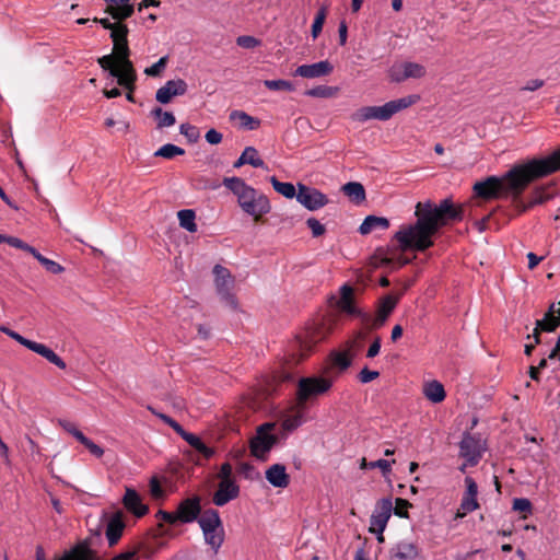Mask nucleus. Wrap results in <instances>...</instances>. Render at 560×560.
Here are the masks:
<instances>
[{"label": "nucleus", "instance_id": "nucleus-48", "mask_svg": "<svg viewBox=\"0 0 560 560\" xmlns=\"http://www.w3.org/2000/svg\"><path fill=\"white\" fill-rule=\"evenodd\" d=\"M179 131L189 142H197L200 137L199 129L190 124H182Z\"/></svg>", "mask_w": 560, "mask_h": 560}, {"label": "nucleus", "instance_id": "nucleus-57", "mask_svg": "<svg viewBox=\"0 0 560 560\" xmlns=\"http://www.w3.org/2000/svg\"><path fill=\"white\" fill-rule=\"evenodd\" d=\"M306 224L315 237L323 235L326 231L325 226L315 218L307 219Z\"/></svg>", "mask_w": 560, "mask_h": 560}, {"label": "nucleus", "instance_id": "nucleus-50", "mask_svg": "<svg viewBox=\"0 0 560 560\" xmlns=\"http://www.w3.org/2000/svg\"><path fill=\"white\" fill-rule=\"evenodd\" d=\"M7 243L12 247L30 253L32 256H34L37 250L35 247L28 245L27 243L23 242L21 238L15 236H9Z\"/></svg>", "mask_w": 560, "mask_h": 560}, {"label": "nucleus", "instance_id": "nucleus-4", "mask_svg": "<svg viewBox=\"0 0 560 560\" xmlns=\"http://www.w3.org/2000/svg\"><path fill=\"white\" fill-rule=\"evenodd\" d=\"M129 52L128 40H113V54L101 57L98 63L117 78L119 85L130 89L136 81V73Z\"/></svg>", "mask_w": 560, "mask_h": 560}, {"label": "nucleus", "instance_id": "nucleus-24", "mask_svg": "<svg viewBox=\"0 0 560 560\" xmlns=\"http://www.w3.org/2000/svg\"><path fill=\"white\" fill-rule=\"evenodd\" d=\"M332 70L334 67L328 60H322L312 65L299 66L294 71V75L306 79H315L328 75L332 72Z\"/></svg>", "mask_w": 560, "mask_h": 560}, {"label": "nucleus", "instance_id": "nucleus-2", "mask_svg": "<svg viewBox=\"0 0 560 560\" xmlns=\"http://www.w3.org/2000/svg\"><path fill=\"white\" fill-rule=\"evenodd\" d=\"M558 170H560V149L545 159L534 160L511 170L504 177L490 176L476 183L474 192L483 199L513 198L516 201L533 179L549 175Z\"/></svg>", "mask_w": 560, "mask_h": 560}, {"label": "nucleus", "instance_id": "nucleus-7", "mask_svg": "<svg viewBox=\"0 0 560 560\" xmlns=\"http://www.w3.org/2000/svg\"><path fill=\"white\" fill-rule=\"evenodd\" d=\"M205 541L214 553L219 551L224 541V527L217 510H206L198 518Z\"/></svg>", "mask_w": 560, "mask_h": 560}, {"label": "nucleus", "instance_id": "nucleus-27", "mask_svg": "<svg viewBox=\"0 0 560 560\" xmlns=\"http://www.w3.org/2000/svg\"><path fill=\"white\" fill-rule=\"evenodd\" d=\"M122 512H116L108 521L106 526V538L109 546L117 544L125 528Z\"/></svg>", "mask_w": 560, "mask_h": 560}, {"label": "nucleus", "instance_id": "nucleus-6", "mask_svg": "<svg viewBox=\"0 0 560 560\" xmlns=\"http://www.w3.org/2000/svg\"><path fill=\"white\" fill-rule=\"evenodd\" d=\"M361 338L362 335L357 334L342 342L338 349L331 350L327 358L328 370L337 374L346 372L361 350Z\"/></svg>", "mask_w": 560, "mask_h": 560}, {"label": "nucleus", "instance_id": "nucleus-22", "mask_svg": "<svg viewBox=\"0 0 560 560\" xmlns=\"http://www.w3.org/2000/svg\"><path fill=\"white\" fill-rule=\"evenodd\" d=\"M240 494V487L235 480L220 481L217 491L213 493L212 502L217 506H223L236 499Z\"/></svg>", "mask_w": 560, "mask_h": 560}, {"label": "nucleus", "instance_id": "nucleus-16", "mask_svg": "<svg viewBox=\"0 0 560 560\" xmlns=\"http://www.w3.org/2000/svg\"><path fill=\"white\" fill-rule=\"evenodd\" d=\"M296 200L310 211L318 210L329 201L322 191L304 184H298Z\"/></svg>", "mask_w": 560, "mask_h": 560}, {"label": "nucleus", "instance_id": "nucleus-18", "mask_svg": "<svg viewBox=\"0 0 560 560\" xmlns=\"http://www.w3.org/2000/svg\"><path fill=\"white\" fill-rule=\"evenodd\" d=\"M124 508L137 518H141L149 512V506L143 502V498L135 489L126 487L122 497Z\"/></svg>", "mask_w": 560, "mask_h": 560}, {"label": "nucleus", "instance_id": "nucleus-60", "mask_svg": "<svg viewBox=\"0 0 560 560\" xmlns=\"http://www.w3.org/2000/svg\"><path fill=\"white\" fill-rule=\"evenodd\" d=\"M232 466L229 463L222 464L218 474L220 481L234 480L232 478Z\"/></svg>", "mask_w": 560, "mask_h": 560}, {"label": "nucleus", "instance_id": "nucleus-52", "mask_svg": "<svg viewBox=\"0 0 560 560\" xmlns=\"http://www.w3.org/2000/svg\"><path fill=\"white\" fill-rule=\"evenodd\" d=\"M80 443L83 444L96 458H101L104 455V450L100 445L95 444L91 439L84 436Z\"/></svg>", "mask_w": 560, "mask_h": 560}, {"label": "nucleus", "instance_id": "nucleus-3", "mask_svg": "<svg viewBox=\"0 0 560 560\" xmlns=\"http://www.w3.org/2000/svg\"><path fill=\"white\" fill-rule=\"evenodd\" d=\"M223 185L236 197L242 211L253 218L254 221H259L271 211L268 197L246 184L244 179L236 176L225 177Z\"/></svg>", "mask_w": 560, "mask_h": 560}, {"label": "nucleus", "instance_id": "nucleus-36", "mask_svg": "<svg viewBox=\"0 0 560 560\" xmlns=\"http://www.w3.org/2000/svg\"><path fill=\"white\" fill-rule=\"evenodd\" d=\"M273 189L285 198H296L298 191L293 184L279 182L275 176L270 178Z\"/></svg>", "mask_w": 560, "mask_h": 560}, {"label": "nucleus", "instance_id": "nucleus-39", "mask_svg": "<svg viewBox=\"0 0 560 560\" xmlns=\"http://www.w3.org/2000/svg\"><path fill=\"white\" fill-rule=\"evenodd\" d=\"M48 272L52 275L62 273L65 268L55 260L46 258L38 250L33 256Z\"/></svg>", "mask_w": 560, "mask_h": 560}, {"label": "nucleus", "instance_id": "nucleus-51", "mask_svg": "<svg viewBox=\"0 0 560 560\" xmlns=\"http://www.w3.org/2000/svg\"><path fill=\"white\" fill-rule=\"evenodd\" d=\"M236 44L240 47L252 49L260 45V40L254 36L243 35L236 38Z\"/></svg>", "mask_w": 560, "mask_h": 560}, {"label": "nucleus", "instance_id": "nucleus-38", "mask_svg": "<svg viewBox=\"0 0 560 560\" xmlns=\"http://www.w3.org/2000/svg\"><path fill=\"white\" fill-rule=\"evenodd\" d=\"M395 463V460L389 462L386 459H377L374 462H366V459L363 457L360 462V468L361 469H374L380 468L382 474L384 476L388 475L392 471V464Z\"/></svg>", "mask_w": 560, "mask_h": 560}, {"label": "nucleus", "instance_id": "nucleus-37", "mask_svg": "<svg viewBox=\"0 0 560 560\" xmlns=\"http://www.w3.org/2000/svg\"><path fill=\"white\" fill-rule=\"evenodd\" d=\"M152 116L158 120V128H166L175 125L176 119L173 113L164 112L162 108L156 107L151 112Z\"/></svg>", "mask_w": 560, "mask_h": 560}, {"label": "nucleus", "instance_id": "nucleus-17", "mask_svg": "<svg viewBox=\"0 0 560 560\" xmlns=\"http://www.w3.org/2000/svg\"><path fill=\"white\" fill-rule=\"evenodd\" d=\"M466 490L463 494L460 506L457 510L456 517L462 518L466 514L479 509L478 503V486L471 477L465 478Z\"/></svg>", "mask_w": 560, "mask_h": 560}, {"label": "nucleus", "instance_id": "nucleus-53", "mask_svg": "<svg viewBox=\"0 0 560 560\" xmlns=\"http://www.w3.org/2000/svg\"><path fill=\"white\" fill-rule=\"evenodd\" d=\"M411 504L401 498H397L395 501V508H393L394 513L399 517H408V509Z\"/></svg>", "mask_w": 560, "mask_h": 560}, {"label": "nucleus", "instance_id": "nucleus-29", "mask_svg": "<svg viewBox=\"0 0 560 560\" xmlns=\"http://www.w3.org/2000/svg\"><path fill=\"white\" fill-rule=\"evenodd\" d=\"M35 558L36 560H46L45 550L42 546H37ZM54 560H88V549L83 546H77Z\"/></svg>", "mask_w": 560, "mask_h": 560}, {"label": "nucleus", "instance_id": "nucleus-21", "mask_svg": "<svg viewBox=\"0 0 560 560\" xmlns=\"http://www.w3.org/2000/svg\"><path fill=\"white\" fill-rule=\"evenodd\" d=\"M186 92L187 83L184 80H168L156 91L155 98L161 104H168L174 96L184 95Z\"/></svg>", "mask_w": 560, "mask_h": 560}, {"label": "nucleus", "instance_id": "nucleus-33", "mask_svg": "<svg viewBox=\"0 0 560 560\" xmlns=\"http://www.w3.org/2000/svg\"><path fill=\"white\" fill-rule=\"evenodd\" d=\"M230 119L233 121H237L241 127L254 130L259 127L260 121L252 116H249L247 113L243 110H233L230 114Z\"/></svg>", "mask_w": 560, "mask_h": 560}, {"label": "nucleus", "instance_id": "nucleus-55", "mask_svg": "<svg viewBox=\"0 0 560 560\" xmlns=\"http://www.w3.org/2000/svg\"><path fill=\"white\" fill-rule=\"evenodd\" d=\"M378 376H380L378 371H372V370H369L368 368H363L358 374V378L362 384H368V383L376 380Z\"/></svg>", "mask_w": 560, "mask_h": 560}, {"label": "nucleus", "instance_id": "nucleus-40", "mask_svg": "<svg viewBox=\"0 0 560 560\" xmlns=\"http://www.w3.org/2000/svg\"><path fill=\"white\" fill-rule=\"evenodd\" d=\"M106 12L109 13L115 20H125L132 15L133 7L131 4H121V5H109L106 9Z\"/></svg>", "mask_w": 560, "mask_h": 560}, {"label": "nucleus", "instance_id": "nucleus-14", "mask_svg": "<svg viewBox=\"0 0 560 560\" xmlns=\"http://www.w3.org/2000/svg\"><path fill=\"white\" fill-rule=\"evenodd\" d=\"M427 69L423 65L412 61L396 62L388 69V78L394 83H401L408 79H421Z\"/></svg>", "mask_w": 560, "mask_h": 560}, {"label": "nucleus", "instance_id": "nucleus-31", "mask_svg": "<svg viewBox=\"0 0 560 560\" xmlns=\"http://www.w3.org/2000/svg\"><path fill=\"white\" fill-rule=\"evenodd\" d=\"M536 323L542 330L553 331L560 325V301L552 304L545 317Z\"/></svg>", "mask_w": 560, "mask_h": 560}, {"label": "nucleus", "instance_id": "nucleus-42", "mask_svg": "<svg viewBox=\"0 0 560 560\" xmlns=\"http://www.w3.org/2000/svg\"><path fill=\"white\" fill-rule=\"evenodd\" d=\"M243 153L247 164L254 167L265 166V162L260 159L258 151L254 147H246Z\"/></svg>", "mask_w": 560, "mask_h": 560}, {"label": "nucleus", "instance_id": "nucleus-10", "mask_svg": "<svg viewBox=\"0 0 560 560\" xmlns=\"http://www.w3.org/2000/svg\"><path fill=\"white\" fill-rule=\"evenodd\" d=\"M486 451L485 441L476 435L466 433L459 443V456L465 459V463L459 467L462 472H465L467 466H476Z\"/></svg>", "mask_w": 560, "mask_h": 560}, {"label": "nucleus", "instance_id": "nucleus-26", "mask_svg": "<svg viewBox=\"0 0 560 560\" xmlns=\"http://www.w3.org/2000/svg\"><path fill=\"white\" fill-rule=\"evenodd\" d=\"M267 481L275 488H287L290 483V476L282 464L271 465L265 472Z\"/></svg>", "mask_w": 560, "mask_h": 560}, {"label": "nucleus", "instance_id": "nucleus-23", "mask_svg": "<svg viewBox=\"0 0 560 560\" xmlns=\"http://www.w3.org/2000/svg\"><path fill=\"white\" fill-rule=\"evenodd\" d=\"M201 512L199 497H191L183 500L177 508L176 514L182 523H192Z\"/></svg>", "mask_w": 560, "mask_h": 560}, {"label": "nucleus", "instance_id": "nucleus-28", "mask_svg": "<svg viewBox=\"0 0 560 560\" xmlns=\"http://www.w3.org/2000/svg\"><path fill=\"white\" fill-rule=\"evenodd\" d=\"M418 548L409 541L396 544L389 551V560H417Z\"/></svg>", "mask_w": 560, "mask_h": 560}, {"label": "nucleus", "instance_id": "nucleus-20", "mask_svg": "<svg viewBox=\"0 0 560 560\" xmlns=\"http://www.w3.org/2000/svg\"><path fill=\"white\" fill-rule=\"evenodd\" d=\"M338 308L351 316L360 317L363 323H366L370 319V315L368 313L361 312L353 302V290L349 285H343L340 289V298L337 302Z\"/></svg>", "mask_w": 560, "mask_h": 560}, {"label": "nucleus", "instance_id": "nucleus-64", "mask_svg": "<svg viewBox=\"0 0 560 560\" xmlns=\"http://www.w3.org/2000/svg\"><path fill=\"white\" fill-rule=\"evenodd\" d=\"M110 560H138V551L128 550L125 552H120L117 556L113 557Z\"/></svg>", "mask_w": 560, "mask_h": 560}, {"label": "nucleus", "instance_id": "nucleus-25", "mask_svg": "<svg viewBox=\"0 0 560 560\" xmlns=\"http://www.w3.org/2000/svg\"><path fill=\"white\" fill-rule=\"evenodd\" d=\"M305 422V407L300 406V404L296 401V406H294L291 410L283 415L281 424L283 430L291 432L301 427Z\"/></svg>", "mask_w": 560, "mask_h": 560}, {"label": "nucleus", "instance_id": "nucleus-61", "mask_svg": "<svg viewBox=\"0 0 560 560\" xmlns=\"http://www.w3.org/2000/svg\"><path fill=\"white\" fill-rule=\"evenodd\" d=\"M206 140L210 144H219L222 141V133L215 129H210L205 136Z\"/></svg>", "mask_w": 560, "mask_h": 560}, {"label": "nucleus", "instance_id": "nucleus-58", "mask_svg": "<svg viewBox=\"0 0 560 560\" xmlns=\"http://www.w3.org/2000/svg\"><path fill=\"white\" fill-rule=\"evenodd\" d=\"M329 331L328 329L324 327H317L314 329V331H311L308 334L310 342L311 343H317L322 340H324L328 336Z\"/></svg>", "mask_w": 560, "mask_h": 560}, {"label": "nucleus", "instance_id": "nucleus-34", "mask_svg": "<svg viewBox=\"0 0 560 560\" xmlns=\"http://www.w3.org/2000/svg\"><path fill=\"white\" fill-rule=\"evenodd\" d=\"M342 191L355 203H360L365 199V190L362 184L350 182L342 186Z\"/></svg>", "mask_w": 560, "mask_h": 560}, {"label": "nucleus", "instance_id": "nucleus-13", "mask_svg": "<svg viewBox=\"0 0 560 560\" xmlns=\"http://www.w3.org/2000/svg\"><path fill=\"white\" fill-rule=\"evenodd\" d=\"M213 273L217 291L225 305L231 310H237V301L231 292L234 285V278L231 272L225 267L215 265Z\"/></svg>", "mask_w": 560, "mask_h": 560}, {"label": "nucleus", "instance_id": "nucleus-47", "mask_svg": "<svg viewBox=\"0 0 560 560\" xmlns=\"http://www.w3.org/2000/svg\"><path fill=\"white\" fill-rule=\"evenodd\" d=\"M168 61V57H161L151 67L145 68L144 73L149 77H159L166 68Z\"/></svg>", "mask_w": 560, "mask_h": 560}, {"label": "nucleus", "instance_id": "nucleus-30", "mask_svg": "<svg viewBox=\"0 0 560 560\" xmlns=\"http://www.w3.org/2000/svg\"><path fill=\"white\" fill-rule=\"evenodd\" d=\"M422 394L433 404H440L446 397L443 384L436 380L425 382L423 384Z\"/></svg>", "mask_w": 560, "mask_h": 560}, {"label": "nucleus", "instance_id": "nucleus-41", "mask_svg": "<svg viewBox=\"0 0 560 560\" xmlns=\"http://www.w3.org/2000/svg\"><path fill=\"white\" fill-rule=\"evenodd\" d=\"M184 153V149L172 143H166L155 151L154 155L171 160L177 155H183Z\"/></svg>", "mask_w": 560, "mask_h": 560}, {"label": "nucleus", "instance_id": "nucleus-5", "mask_svg": "<svg viewBox=\"0 0 560 560\" xmlns=\"http://www.w3.org/2000/svg\"><path fill=\"white\" fill-rule=\"evenodd\" d=\"M420 96L417 94L407 95L397 100L389 101L381 106H364L359 108L352 119L359 122H365L372 119L386 121L397 113L418 103Z\"/></svg>", "mask_w": 560, "mask_h": 560}, {"label": "nucleus", "instance_id": "nucleus-19", "mask_svg": "<svg viewBox=\"0 0 560 560\" xmlns=\"http://www.w3.org/2000/svg\"><path fill=\"white\" fill-rule=\"evenodd\" d=\"M398 303V296L393 294H387L380 300L377 311L374 317L370 316V319L366 322L371 323V327L377 329L382 327L387 320L390 313L394 311Z\"/></svg>", "mask_w": 560, "mask_h": 560}, {"label": "nucleus", "instance_id": "nucleus-1", "mask_svg": "<svg viewBox=\"0 0 560 560\" xmlns=\"http://www.w3.org/2000/svg\"><path fill=\"white\" fill-rule=\"evenodd\" d=\"M415 214L417 221L401 225L394 235L402 252H424L433 246V236L442 226L462 220L463 208L454 206L451 199H444L439 205L425 201L416 205Z\"/></svg>", "mask_w": 560, "mask_h": 560}, {"label": "nucleus", "instance_id": "nucleus-8", "mask_svg": "<svg viewBox=\"0 0 560 560\" xmlns=\"http://www.w3.org/2000/svg\"><path fill=\"white\" fill-rule=\"evenodd\" d=\"M332 384L331 378L324 376L301 377L298 382L296 401L304 406L306 401L328 393Z\"/></svg>", "mask_w": 560, "mask_h": 560}, {"label": "nucleus", "instance_id": "nucleus-44", "mask_svg": "<svg viewBox=\"0 0 560 560\" xmlns=\"http://www.w3.org/2000/svg\"><path fill=\"white\" fill-rule=\"evenodd\" d=\"M337 92L336 88L332 86H326V85H319L316 88H313L311 90H307L305 94L307 96L312 97H331Z\"/></svg>", "mask_w": 560, "mask_h": 560}, {"label": "nucleus", "instance_id": "nucleus-45", "mask_svg": "<svg viewBox=\"0 0 560 560\" xmlns=\"http://www.w3.org/2000/svg\"><path fill=\"white\" fill-rule=\"evenodd\" d=\"M265 86L271 91H293L294 86L290 81L287 80H266Z\"/></svg>", "mask_w": 560, "mask_h": 560}, {"label": "nucleus", "instance_id": "nucleus-43", "mask_svg": "<svg viewBox=\"0 0 560 560\" xmlns=\"http://www.w3.org/2000/svg\"><path fill=\"white\" fill-rule=\"evenodd\" d=\"M327 11L326 8H320L318 12L316 13V16L312 24V37L315 39L320 34L325 20H326Z\"/></svg>", "mask_w": 560, "mask_h": 560}, {"label": "nucleus", "instance_id": "nucleus-54", "mask_svg": "<svg viewBox=\"0 0 560 560\" xmlns=\"http://www.w3.org/2000/svg\"><path fill=\"white\" fill-rule=\"evenodd\" d=\"M128 32V27L125 24L117 23L110 31V38L113 40H127Z\"/></svg>", "mask_w": 560, "mask_h": 560}, {"label": "nucleus", "instance_id": "nucleus-9", "mask_svg": "<svg viewBox=\"0 0 560 560\" xmlns=\"http://www.w3.org/2000/svg\"><path fill=\"white\" fill-rule=\"evenodd\" d=\"M275 423L266 422L259 425L256 434L250 440V453L254 457L265 460L278 441V436L273 433Z\"/></svg>", "mask_w": 560, "mask_h": 560}, {"label": "nucleus", "instance_id": "nucleus-56", "mask_svg": "<svg viewBox=\"0 0 560 560\" xmlns=\"http://www.w3.org/2000/svg\"><path fill=\"white\" fill-rule=\"evenodd\" d=\"M549 198V195L545 192L544 189H536L533 194V198L528 206H522V211H525L528 207L542 203L545 200Z\"/></svg>", "mask_w": 560, "mask_h": 560}, {"label": "nucleus", "instance_id": "nucleus-12", "mask_svg": "<svg viewBox=\"0 0 560 560\" xmlns=\"http://www.w3.org/2000/svg\"><path fill=\"white\" fill-rule=\"evenodd\" d=\"M148 409L161 419L164 423L170 425L178 435H180L191 447L196 451L205 455L206 457H211L213 455V451L208 447L197 435L189 433L183 429V427L175 421L173 418L168 417L165 413L156 411L152 407H148Z\"/></svg>", "mask_w": 560, "mask_h": 560}, {"label": "nucleus", "instance_id": "nucleus-59", "mask_svg": "<svg viewBox=\"0 0 560 560\" xmlns=\"http://www.w3.org/2000/svg\"><path fill=\"white\" fill-rule=\"evenodd\" d=\"M513 510L524 513H530L532 504L529 500L525 498H517L513 501Z\"/></svg>", "mask_w": 560, "mask_h": 560}, {"label": "nucleus", "instance_id": "nucleus-32", "mask_svg": "<svg viewBox=\"0 0 560 560\" xmlns=\"http://www.w3.org/2000/svg\"><path fill=\"white\" fill-rule=\"evenodd\" d=\"M389 226V221L383 217L368 215L359 228L362 235H368L375 230H386Z\"/></svg>", "mask_w": 560, "mask_h": 560}, {"label": "nucleus", "instance_id": "nucleus-15", "mask_svg": "<svg viewBox=\"0 0 560 560\" xmlns=\"http://www.w3.org/2000/svg\"><path fill=\"white\" fill-rule=\"evenodd\" d=\"M393 512L392 499L385 498L377 502L370 520V532L377 535V540L383 541V533Z\"/></svg>", "mask_w": 560, "mask_h": 560}, {"label": "nucleus", "instance_id": "nucleus-35", "mask_svg": "<svg viewBox=\"0 0 560 560\" xmlns=\"http://www.w3.org/2000/svg\"><path fill=\"white\" fill-rule=\"evenodd\" d=\"M180 228L190 233L197 232L196 213L191 209H184L177 212Z\"/></svg>", "mask_w": 560, "mask_h": 560}, {"label": "nucleus", "instance_id": "nucleus-11", "mask_svg": "<svg viewBox=\"0 0 560 560\" xmlns=\"http://www.w3.org/2000/svg\"><path fill=\"white\" fill-rule=\"evenodd\" d=\"M1 330L7 334L9 337L18 341L20 345L24 346L28 350L42 355L45 358L48 362L55 364L61 370H65L67 368L66 362L57 354L55 353L50 348L45 346L44 343H39L33 340H30L19 332L11 330L9 328H1Z\"/></svg>", "mask_w": 560, "mask_h": 560}, {"label": "nucleus", "instance_id": "nucleus-49", "mask_svg": "<svg viewBox=\"0 0 560 560\" xmlns=\"http://www.w3.org/2000/svg\"><path fill=\"white\" fill-rule=\"evenodd\" d=\"M58 424L67 431L69 434H71L74 439H77L79 442L84 439V434L75 427V424L69 420L60 419L58 420Z\"/></svg>", "mask_w": 560, "mask_h": 560}, {"label": "nucleus", "instance_id": "nucleus-46", "mask_svg": "<svg viewBox=\"0 0 560 560\" xmlns=\"http://www.w3.org/2000/svg\"><path fill=\"white\" fill-rule=\"evenodd\" d=\"M149 491L153 499L162 500L165 498V491L161 485L160 479L153 476L149 481Z\"/></svg>", "mask_w": 560, "mask_h": 560}, {"label": "nucleus", "instance_id": "nucleus-63", "mask_svg": "<svg viewBox=\"0 0 560 560\" xmlns=\"http://www.w3.org/2000/svg\"><path fill=\"white\" fill-rule=\"evenodd\" d=\"M380 350H381V338L376 337L373 340V342L370 345V347L366 351V357L370 359L375 358L380 353Z\"/></svg>", "mask_w": 560, "mask_h": 560}, {"label": "nucleus", "instance_id": "nucleus-62", "mask_svg": "<svg viewBox=\"0 0 560 560\" xmlns=\"http://www.w3.org/2000/svg\"><path fill=\"white\" fill-rule=\"evenodd\" d=\"M156 516L159 518H161L163 522H166L168 524H175L177 521H179L178 517H177L176 512L175 513H171V512H166V511L160 510L156 513Z\"/></svg>", "mask_w": 560, "mask_h": 560}]
</instances>
